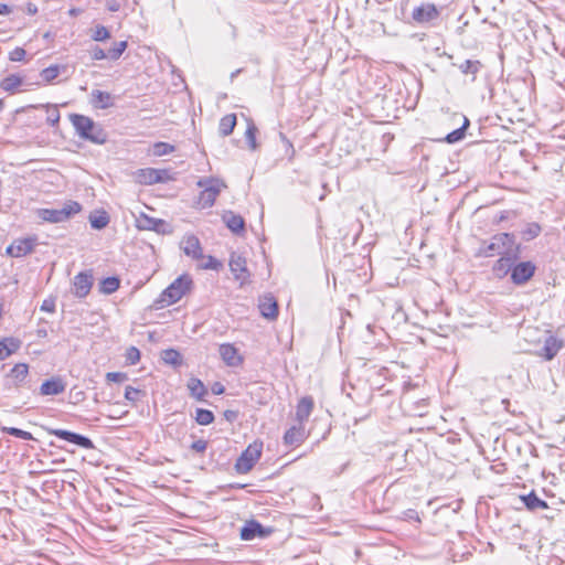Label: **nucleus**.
I'll return each mask as SVG.
<instances>
[{
	"mask_svg": "<svg viewBox=\"0 0 565 565\" xmlns=\"http://www.w3.org/2000/svg\"><path fill=\"white\" fill-rule=\"evenodd\" d=\"M562 342L558 341L555 337L548 335L545 341L544 345L542 347V355L545 358V360L550 361L552 360L561 350Z\"/></svg>",
	"mask_w": 565,
	"mask_h": 565,
	"instance_id": "obj_19",
	"label": "nucleus"
},
{
	"mask_svg": "<svg viewBox=\"0 0 565 565\" xmlns=\"http://www.w3.org/2000/svg\"><path fill=\"white\" fill-rule=\"evenodd\" d=\"M269 533L259 522L252 520L247 521L241 530V539L250 541L255 537H265Z\"/></svg>",
	"mask_w": 565,
	"mask_h": 565,
	"instance_id": "obj_13",
	"label": "nucleus"
},
{
	"mask_svg": "<svg viewBox=\"0 0 565 565\" xmlns=\"http://www.w3.org/2000/svg\"><path fill=\"white\" fill-rule=\"evenodd\" d=\"M193 280L190 275L183 274L174 279L156 300L158 308L178 302L192 288Z\"/></svg>",
	"mask_w": 565,
	"mask_h": 565,
	"instance_id": "obj_2",
	"label": "nucleus"
},
{
	"mask_svg": "<svg viewBox=\"0 0 565 565\" xmlns=\"http://www.w3.org/2000/svg\"><path fill=\"white\" fill-rule=\"evenodd\" d=\"M120 287V279L117 276L106 277L100 280L98 290L104 295H111Z\"/></svg>",
	"mask_w": 565,
	"mask_h": 565,
	"instance_id": "obj_24",
	"label": "nucleus"
},
{
	"mask_svg": "<svg viewBox=\"0 0 565 565\" xmlns=\"http://www.w3.org/2000/svg\"><path fill=\"white\" fill-rule=\"evenodd\" d=\"M23 84V78L19 75L11 74L2 79L1 88L6 92H14Z\"/></svg>",
	"mask_w": 565,
	"mask_h": 565,
	"instance_id": "obj_31",
	"label": "nucleus"
},
{
	"mask_svg": "<svg viewBox=\"0 0 565 565\" xmlns=\"http://www.w3.org/2000/svg\"><path fill=\"white\" fill-rule=\"evenodd\" d=\"M70 120L82 139L95 145H103L107 141L106 131L92 118L79 114H71Z\"/></svg>",
	"mask_w": 565,
	"mask_h": 565,
	"instance_id": "obj_1",
	"label": "nucleus"
},
{
	"mask_svg": "<svg viewBox=\"0 0 565 565\" xmlns=\"http://www.w3.org/2000/svg\"><path fill=\"white\" fill-rule=\"evenodd\" d=\"M33 249H6L7 254L11 257H23Z\"/></svg>",
	"mask_w": 565,
	"mask_h": 565,
	"instance_id": "obj_52",
	"label": "nucleus"
},
{
	"mask_svg": "<svg viewBox=\"0 0 565 565\" xmlns=\"http://www.w3.org/2000/svg\"><path fill=\"white\" fill-rule=\"evenodd\" d=\"M223 392H224V386H223L222 384H218V383H217V384H215V385L213 386V393H214V394H217V395H218V394H222Z\"/></svg>",
	"mask_w": 565,
	"mask_h": 565,
	"instance_id": "obj_56",
	"label": "nucleus"
},
{
	"mask_svg": "<svg viewBox=\"0 0 565 565\" xmlns=\"http://www.w3.org/2000/svg\"><path fill=\"white\" fill-rule=\"evenodd\" d=\"M49 433L51 435H54V436L63 439V440H66L74 445H77L84 449H93L94 448V444L88 437L79 435L77 433H73V431L65 430V429H50Z\"/></svg>",
	"mask_w": 565,
	"mask_h": 565,
	"instance_id": "obj_10",
	"label": "nucleus"
},
{
	"mask_svg": "<svg viewBox=\"0 0 565 565\" xmlns=\"http://www.w3.org/2000/svg\"><path fill=\"white\" fill-rule=\"evenodd\" d=\"M60 121V111L58 109L53 106L52 109L49 110V115L46 117V122L51 126L57 125Z\"/></svg>",
	"mask_w": 565,
	"mask_h": 565,
	"instance_id": "obj_44",
	"label": "nucleus"
},
{
	"mask_svg": "<svg viewBox=\"0 0 565 565\" xmlns=\"http://www.w3.org/2000/svg\"><path fill=\"white\" fill-rule=\"evenodd\" d=\"M188 256H191L198 262L196 266L200 269L220 270L223 267L222 262L211 255H203V249H184Z\"/></svg>",
	"mask_w": 565,
	"mask_h": 565,
	"instance_id": "obj_9",
	"label": "nucleus"
},
{
	"mask_svg": "<svg viewBox=\"0 0 565 565\" xmlns=\"http://www.w3.org/2000/svg\"><path fill=\"white\" fill-rule=\"evenodd\" d=\"M488 247H489V248H492V247H494V244H493V243H491Z\"/></svg>",
	"mask_w": 565,
	"mask_h": 565,
	"instance_id": "obj_60",
	"label": "nucleus"
},
{
	"mask_svg": "<svg viewBox=\"0 0 565 565\" xmlns=\"http://www.w3.org/2000/svg\"><path fill=\"white\" fill-rule=\"evenodd\" d=\"M157 169L145 168L136 172V181L140 184L151 185L157 183Z\"/></svg>",
	"mask_w": 565,
	"mask_h": 565,
	"instance_id": "obj_23",
	"label": "nucleus"
},
{
	"mask_svg": "<svg viewBox=\"0 0 565 565\" xmlns=\"http://www.w3.org/2000/svg\"><path fill=\"white\" fill-rule=\"evenodd\" d=\"M279 137H280L281 141L285 143L287 151L290 150V157H292L295 150H294L291 142L286 138V136L282 132L279 134Z\"/></svg>",
	"mask_w": 565,
	"mask_h": 565,
	"instance_id": "obj_54",
	"label": "nucleus"
},
{
	"mask_svg": "<svg viewBox=\"0 0 565 565\" xmlns=\"http://www.w3.org/2000/svg\"><path fill=\"white\" fill-rule=\"evenodd\" d=\"M11 12V9L7 4H0V15L2 14H9Z\"/></svg>",
	"mask_w": 565,
	"mask_h": 565,
	"instance_id": "obj_57",
	"label": "nucleus"
},
{
	"mask_svg": "<svg viewBox=\"0 0 565 565\" xmlns=\"http://www.w3.org/2000/svg\"><path fill=\"white\" fill-rule=\"evenodd\" d=\"M404 515H405V520L415 521L418 523L420 522L419 514L416 510L408 509L407 511L404 512Z\"/></svg>",
	"mask_w": 565,
	"mask_h": 565,
	"instance_id": "obj_53",
	"label": "nucleus"
},
{
	"mask_svg": "<svg viewBox=\"0 0 565 565\" xmlns=\"http://www.w3.org/2000/svg\"><path fill=\"white\" fill-rule=\"evenodd\" d=\"M92 105L98 109H106L113 106V97L107 92L95 89L92 92Z\"/></svg>",
	"mask_w": 565,
	"mask_h": 565,
	"instance_id": "obj_21",
	"label": "nucleus"
},
{
	"mask_svg": "<svg viewBox=\"0 0 565 565\" xmlns=\"http://www.w3.org/2000/svg\"><path fill=\"white\" fill-rule=\"evenodd\" d=\"M174 151V146L168 142H156L152 146V154L156 157H162Z\"/></svg>",
	"mask_w": 565,
	"mask_h": 565,
	"instance_id": "obj_37",
	"label": "nucleus"
},
{
	"mask_svg": "<svg viewBox=\"0 0 565 565\" xmlns=\"http://www.w3.org/2000/svg\"><path fill=\"white\" fill-rule=\"evenodd\" d=\"M223 221L226 226L234 233L239 232L244 227V218L241 215L234 214L233 212H226L223 215Z\"/></svg>",
	"mask_w": 565,
	"mask_h": 565,
	"instance_id": "obj_26",
	"label": "nucleus"
},
{
	"mask_svg": "<svg viewBox=\"0 0 565 565\" xmlns=\"http://www.w3.org/2000/svg\"><path fill=\"white\" fill-rule=\"evenodd\" d=\"M196 185L202 189L199 195V204L202 209L211 207L221 191L226 188L225 183L217 178H202Z\"/></svg>",
	"mask_w": 565,
	"mask_h": 565,
	"instance_id": "obj_3",
	"label": "nucleus"
},
{
	"mask_svg": "<svg viewBox=\"0 0 565 565\" xmlns=\"http://www.w3.org/2000/svg\"><path fill=\"white\" fill-rule=\"evenodd\" d=\"M94 284V277L92 270H85L78 273L73 279L74 295L77 298H85Z\"/></svg>",
	"mask_w": 565,
	"mask_h": 565,
	"instance_id": "obj_8",
	"label": "nucleus"
},
{
	"mask_svg": "<svg viewBox=\"0 0 565 565\" xmlns=\"http://www.w3.org/2000/svg\"><path fill=\"white\" fill-rule=\"evenodd\" d=\"M1 431L2 433H6L8 435H11L13 437H17V438H20V439H23V440H32L33 439V436L31 433L29 431H25V430H22L20 428H15V427H6V426H2L1 427Z\"/></svg>",
	"mask_w": 565,
	"mask_h": 565,
	"instance_id": "obj_36",
	"label": "nucleus"
},
{
	"mask_svg": "<svg viewBox=\"0 0 565 565\" xmlns=\"http://www.w3.org/2000/svg\"><path fill=\"white\" fill-rule=\"evenodd\" d=\"M512 249H508V253L500 257L492 266L493 275L502 279L507 275L512 274L514 262L519 259L515 253H511Z\"/></svg>",
	"mask_w": 565,
	"mask_h": 565,
	"instance_id": "obj_7",
	"label": "nucleus"
},
{
	"mask_svg": "<svg viewBox=\"0 0 565 565\" xmlns=\"http://www.w3.org/2000/svg\"><path fill=\"white\" fill-rule=\"evenodd\" d=\"M207 448V441L203 439L195 440L191 444V449L196 452H204Z\"/></svg>",
	"mask_w": 565,
	"mask_h": 565,
	"instance_id": "obj_49",
	"label": "nucleus"
},
{
	"mask_svg": "<svg viewBox=\"0 0 565 565\" xmlns=\"http://www.w3.org/2000/svg\"><path fill=\"white\" fill-rule=\"evenodd\" d=\"M263 443L250 444L237 458L235 470L237 473L249 472L262 456Z\"/></svg>",
	"mask_w": 565,
	"mask_h": 565,
	"instance_id": "obj_5",
	"label": "nucleus"
},
{
	"mask_svg": "<svg viewBox=\"0 0 565 565\" xmlns=\"http://www.w3.org/2000/svg\"><path fill=\"white\" fill-rule=\"evenodd\" d=\"M157 183L167 182L172 179L170 171L166 169H157Z\"/></svg>",
	"mask_w": 565,
	"mask_h": 565,
	"instance_id": "obj_48",
	"label": "nucleus"
},
{
	"mask_svg": "<svg viewBox=\"0 0 565 565\" xmlns=\"http://www.w3.org/2000/svg\"><path fill=\"white\" fill-rule=\"evenodd\" d=\"M110 38V33L104 25H98L94 30V33L92 35V39L94 41H105Z\"/></svg>",
	"mask_w": 565,
	"mask_h": 565,
	"instance_id": "obj_42",
	"label": "nucleus"
},
{
	"mask_svg": "<svg viewBox=\"0 0 565 565\" xmlns=\"http://www.w3.org/2000/svg\"><path fill=\"white\" fill-rule=\"evenodd\" d=\"M88 221L95 230H102L109 223V216L106 211H95L89 214Z\"/></svg>",
	"mask_w": 565,
	"mask_h": 565,
	"instance_id": "obj_27",
	"label": "nucleus"
},
{
	"mask_svg": "<svg viewBox=\"0 0 565 565\" xmlns=\"http://www.w3.org/2000/svg\"><path fill=\"white\" fill-rule=\"evenodd\" d=\"M535 271H536V266L533 262L515 260L510 278H511V281L515 286H523L534 276Z\"/></svg>",
	"mask_w": 565,
	"mask_h": 565,
	"instance_id": "obj_6",
	"label": "nucleus"
},
{
	"mask_svg": "<svg viewBox=\"0 0 565 565\" xmlns=\"http://www.w3.org/2000/svg\"><path fill=\"white\" fill-rule=\"evenodd\" d=\"M195 422L203 426L210 425L214 422V414L209 409L198 408L195 412Z\"/></svg>",
	"mask_w": 565,
	"mask_h": 565,
	"instance_id": "obj_35",
	"label": "nucleus"
},
{
	"mask_svg": "<svg viewBox=\"0 0 565 565\" xmlns=\"http://www.w3.org/2000/svg\"><path fill=\"white\" fill-rule=\"evenodd\" d=\"M416 264H411V266H414V267H420V262L419 259H415Z\"/></svg>",
	"mask_w": 565,
	"mask_h": 565,
	"instance_id": "obj_59",
	"label": "nucleus"
},
{
	"mask_svg": "<svg viewBox=\"0 0 565 565\" xmlns=\"http://www.w3.org/2000/svg\"><path fill=\"white\" fill-rule=\"evenodd\" d=\"M520 500L530 511H537L547 509V502L540 499L534 491H531L529 494H524L520 497Z\"/></svg>",
	"mask_w": 565,
	"mask_h": 565,
	"instance_id": "obj_20",
	"label": "nucleus"
},
{
	"mask_svg": "<svg viewBox=\"0 0 565 565\" xmlns=\"http://www.w3.org/2000/svg\"><path fill=\"white\" fill-rule=\"evenodd\" d=\"M541 233V226L537 223H529L521 230L520 235L521 238L525 242H529Z\"/></svg>",
	"mask_w": 565,
	"mask_h": 565,
	"instance_id": "obj_33",
	"label": "nucleus"
},
{
	"mask_svg": "<svg viewBox=\"0 0 565 565\" xmlns=\"http://www.w3.org/2000/svg\"><path fill=\"white\" fill-rule=\"evenodd\" d=\"M457 67L460 70L462 74H471L475 77L481 68V63L477 60H466L462 63L458 64Z\"/></svg>",
	"mask_w": 565,
	"mask_h": 565,
	"instance_id": "obj_32",
	"label": "nucleus"
},
{
	"mask_svg": "<svg viewBox=\"0 0 565 565\" xmlns=\"http://www.w3.org/2000/svg\"><path fill=\"white\" fill-rule=\"evenodd\" d=\"M92 58L99 61V60L108 58V56H107V53L103 49H100L99 46H95L92 50Z\"/></svg>",
	"mask_w": 565,
	"mask_h": 565,
	"instance_id": "obj_50",
	"label": "nucleus"
},
{
	"mask_svg": "<svg viewBox=\"0 0 565 565\" xmlns=\"http://www.w3.org/2000/svg\"><path fill=\"white\" fill-rule=\"evenodd\" d=\"M180 247H186V248L200 247V241L194 235H185L181 242Z\"/></svg>",
	"mask_w": 565,
	"mask_h": 565,
	"instance_id": "obj_43",
	"label": "nucleus"
},
{
	"mask_svg": "<svg viewBox=\"0 0 565 565\" xmlns=\"http://www.w3.org/2000/svg\"><path fill=\"white\" fill-rule=\"evenodd\" d=\"M65 390V380L61 376H52L41 384L39 394L42 396H54L64 393Z\"/></svg>",
	"mask_w": 565,
	"mask_h": 565,
	"instance_id": "obj_11",
	"label": "nucleus"
},
{
	"mask_svg": "<svg viewBox=\"0 0 565 565\" xmlns=\"http://www.w3.org/2000/svg\"><path fill=\"white\" fill-rule=\"evenodd\" d=\"M236 126V115L228 114L221 118L218 124V132L221 136H230Z\"/></svg>",
	"mask_w": 565,
	"mask_h": 565,
	"instance_id": "obj_25",
	"label": "nucleus"
},
{
	"mask_svg": "<svg viewBox=\"0 0 565 565\" xmlns=\"http://www.w3.org/2000/svg\"><path fill=\"white\" fill-rule=\"evenodd\" d=\"M60 74V67L57 65L49 66L41 72V77L44 82H52Z\"/></svg>",
	"mask_w": 565,
	"mask_h": 565,
	"instance_id": "obj_39",
	"label": "nucleus"
},
{
	"mask_svg": "<svg viewBox=\"0 0 565 565\" xmlns=\"http://www.w3.org/2000/svg\"><path fill=\"white\" fill-rule=\"evenodd\" d=\"M163 361L168 364L178 365L181 363V355L177 350L169 349L163 351Z\"/></svg>",
	"mask_w": 565,
	"mask_h": 565,
	"instance_id": "obj_40",
	"label": "nucleus"
},
{
	"mask_svg": "<svg viewBox=\"0 0 565 565\" xmlns=\"http://www.w3.org/2000/svg\"><path fill=\"white\" fill-rule=\"evenodd\" d=\"M220 354L222 360L228 365V366H236L242 362L241 356L238 355L237 349L230 343L222 344L220 347Z\"/></svg>",
	"mask_w": 565,
	"mask_h": 565,
	"instance_id": "obj_18",
	"label": "nucleus"
},
{
	"mask_svg": "<svg viewBox=\"0 0 565 565\" xmlns=\"http://www.w3.org/2000/svg\"><path fill=\"white\" fill-rule=\"evenodd\" d=\"M106 379L110 382L120 383V382L126 381L128 379V376L126 373H121V372H108L106 374Z\"/></svg>",
	"mask_w": 565,
	"mask_h": 565,
	"instance_id": "obj_45",
	"label": "nucleus"
},
{
	"mask_svg": "<svg viewBox=\"0 0 565 565\" xmlns=\"http://www.w3.org/2000/svg\"><path fill=\"white\" fill-rule=\"evenodd\" d=\"M41 310L46 312L55 311V301L53 299H45L41 305Z\"/></svg>",
	"mask_w": 565,
	"mask_h": 565,
	"instance_id": "obj_51",
	"label": "nucleus"
},
{
	"mask_svg": "<svg viewBox=\"0 0 565 565\" xmlns=\"http://www.w3.org/2000/svg\"><path fill=\"white\" fill-rule=\"evenodd\" d=\"M150 223H152V221L149 218H146V224H142V226L150 228L152 226Z\"/></svg>",
	"mask_w": 565,
	"mask_h": 565,
	"instance_id": "obj_58",
	"label": "nucleus"
},
{
	"mask_svg": "<svg viewBox=\"0 0 565 565\" xmlns=\"http://www.w3.org/2000/svg\"><path fill=\"white\" fill-rule=\"evenodd\" d=\"M236 412L234 411H225L224 416L227 420H233L236 418Z\"/></svg>",
	"mask_w": 565,
	"mask_h": 565,
	"instance_id": "obj_55",
	"label": "nucleus"
},
{
	"mask_svg": "<svg viewBox=\"0 0 565 565\" xmlns=\"http://www.w3.org/2000/svg\"><path fill=\"white\" fill-rule=\"evenodd\" d=\"M307 438L305 426L301 424L290 427L284 435V444L290 447L300 446Z\"/></svg>",
	"mask_w": 565,
	"mask_h": 565,
	"instance_id": "obj_14",
	"label": "nucleus"
},
{
	"mask_svg": "<svg viewBox=\"0 0 565 565\" xmlns=\"http://www.w3.org/2000/svg\"><path fill=\"white\" fill-rule=\"evenodd\" d=\"M26 52L24 49L22 47H15L11 53H10V60L13 61V62H20L24 58Z\"/></svg>",
	"mask_w": 565,
	"mask_h": 565,
	"instance_id": "obj_47",
	"label": "nucleus"
},
{
	"mask_svg": "<svg viewBox=\"0 0 565 565\" xmlns=\"http://www.w3.org/2000/svg\"><path fill=\"white\" fill-rule=\"evenodd\" d=\"M230 268L236 279H241L244 281L248 277L246 259L245 257L238 255L236 252H233L231 256Z\"/></svg>",
	"mask_w": 565,
	"mask_h": 565,
	"instance_id": "obj_16",
	"label": "nucleus"
},
{
	"mask_svg": "<svg viewBox=\"0 0 565 565\" xmlns=\"http://www.w3.org/2000/svg\"><path fill=\"white\" fill-rule=\"evenodd\" d=\"M260 315L269 320H274L278 316V305L271 295H265L259 299L258 305Z\"/></svg>",
	"mask_w": 565,
	"mask_h": 565,
	"instance_id": "obj_15",
	"label": "nucleus"
},
{
	"mask_svg": "<svg viewBox=\"0 0 565 565\" xmlns=\"http://www.w3.org/2000/svg\"><path fill=\"white\" fill-rule=\"evenodd\" d=\"M313 409V399L311 396H305L300 398L296 408V419L298 424L303 425L305 422L309 418L310 414Z\"/></svg>",
	"mask_w": 565,
	"mask_h": 565,
	"instance_id": "obj_17",
	"label": "nucleus"
},
{
	"mask_svg": "<svg viewBox=\"0 0 565 565\" xmlns=\"http://www.w3.org/2000/svg\"><path fill=\"white\" fill-rule=\"evenodd\" d=\"M188 388L190 391L191 396L201 401L203 396L206 394V388L201 380L192 377L188 382Z\"/></svg>",
	"mask_w": 565,
	"mask_h": 565,
	"instance_id": "obj_29",
	"label": "nucleus"
},
{
	"mask_svg": "<svg viewBox=\"0 0 565 565\" xmlns=\"http://www.w3.org/2000/svg\"><path fill=\"white\" fill-rule=\"evenodd\" d=\"M28 375H29L28 364L18 363L11 369L9 377L13 380V385L15 387H19L24 383Z\"/></svg>",
	"mask_w": 565,
	"mask_h": 565,
	"instance_id": "obj_22",
	"label": "nucleus"
},
{
	"mask_svg": "<svg viewBox=\"0 0 565 565\" xmlns=\"http://www.w3.org/2000/svg\"><path fill=\"white\" fill-rule=\"evenodd\" d=\"M256 132L257 127L253 122L252 119H247V128L245 131V140L249 147L250 150L255 151L258 148V143L256 141Z\"/></svg>",
	"mask_w": 565,
	"mask_h": 565,
	"instance_id": "obj_30",
	"label": "nucleus"
},
{
	"mask_svg": "<svg viewBox=\"0 0 565 565\" xmlns=\"http://www.w3.org/2000/svg\"><path fill=\"white\" fill-rule=\"evenodd\" d=\"M126 49H127L126 41L116 42L114 44V46L108 50L107 56L109 60L116 61L121 56V54L125 52Z\"/></svg>",
	"mask_w": 565,
	"mask_h": 565,
	"instance_id": "obj_38",
	"label": "nucleus"
},
{
	"mask_svg": "<svg viewBox=\"0 0 565 565\" xmlns=\"http://www.w3.org/2000/svg\"><path fill=\"white\" fill-rule=\"evenodd\" d=\"M19 348L18 342L12 339L0 341V360H4Z\"/></svg>",
	"mask_w": 565,
	"mask_h": 565,
	"instance_id": "obj_34",
	"label": "nucleus"
},
{
	"mask_svg": "<svg viewBox=\"0 0 565 565\" xmlns=\"http://www.w3.org/2000/svg\"><path fill=\"white\" fill-rule=\"evenodd\" d=\"M439 17V10L433 3H424L415 8L412 12V18L417 23H427L436 20Z\"/></svg>",
	"mask_w": 565,
	"mask_h": 565,
	"instance_id": "obj_12",
	"label": "nucleus"
},
{
	"mask_svg": "<svg viewBox=\"0 0 565 565\" xmlns=\"http://www.w3.org/2000/svg\"><path fill=\"white\" fill-rule=\"evenodd\" d=\"M82 206L76 201L66 202L61 209H42L39 216L50 223H61L67 221L71 216L78 213Z\"/></svg>",
	"mask_w": 565,
	"mask_h": 565,
	"instance_id": "obj_4",
	"label": "nucleus"
},
{
	"mask_svg": "<svg viewBox=\"0 0 565 565\" xmlns=\"http://www.w3.org/2000/svg\"><path fill=\"white\" fill-rule=\"evenodd\" d=\"M140 360V351L136 347H130L126 352V362L135 365Z\"/></svg>",
	"mask_w": 565,
	"mask_h": 565,
	"instance_id": "obj_41",
	"label": "nucleus"
},
{
	"mask_svg": "<svg viewBox=\"0 0 565 565\" xmlns=\"http://www.w3.org/2000/svg\"><path fill=\"white\" fill-rule=\"evenodd\" d=\"M459 117L463 120L462 126L457 128V129H455L454 131L449 132L445 137V141L447 143H456V142L462 140L463 137H465L466 129L469 126V119L466 116H462V115H460Z\"/></svg>",
	"mask_w": 565,
	"mask_h": 565,
	"instance_id": "obj_28",
	"label": "nucleus"
},
{
	"mask_svg": "<svg viewBox=\"0 0 565 565\" xmlns=\"http://www.w3.org/2000/svg\"><path fill=\"white\" fill-rule=\"evenodd\" d=\"M139 393H140L139 390H137L132 386H127L125 390V398L129 402H136Z\"/></svg>",
	"mask_w": 565,
	"mask_h": 565,
	"instance_id": "obj_46",
	"label": "nucleus"
}]
</instances>
